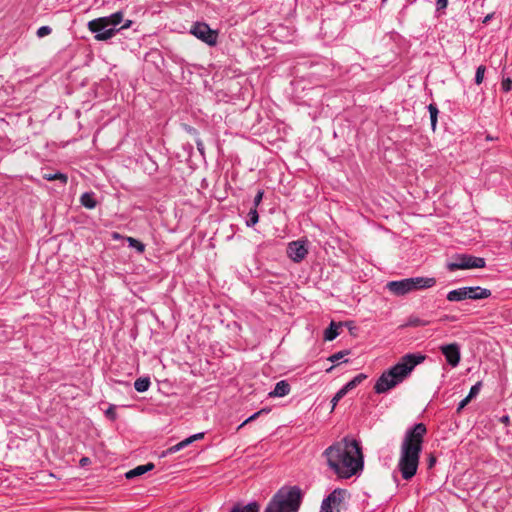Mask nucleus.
I'll list each match as a JSON object with an SVG mask.
<instances>
[{"mask_svg":"<svg viewBox=\"0 0 512 512\" xmlns=\"http://www.w3.org/2000/svg\"><path fill=\"white\" fill-rule=\"evenodd\" d=\"M329 467L340 477L350 478L363 469V455L356 440L344 439L325 450Z\"/></svg>","mask_w":512,"mask_h":512,"instance_id":"obj_1","label":"nucleus"},{"mask_svg":"<svg viewBox=\"0 0 512 512\" xmlns=\"http://www.w3.org/2000/svg\"><path fill=\"white\" fill-rule=\"evenodd\" d=\"M426 431L423 423H417L405 433L397 463V468L404 480L412 479L417 473Z\"/></svg>","mask_w":512,"mask_h":512,"instance_id":"obj_2","label":"nucleus"},{"mask_svg":"<svg viewBox=\"0 0 512 512\" xmlns=\"http://www.w3.org/2000/svg\"><path fill=\"white\" fill-rule=\"evenodd\" d=\"M425 358L426 356L421 353L404 355L398 363L384 371L377 379L374 385L375 392L377 394H384L402 383Z\"/></svg>","mask_w":512,"mask_h":512,"instance_id":"obj_3","label":"nucleus"},{"mask_svg":"<svg viewBox=\"0 0 512 512\" xmlns=\"http://www.w3.org/2000/svg\"><path fill=\"white\" fill-rule=\"evenodd\" d=\"M302 493L297 486L283 487L273 496L265 512H298Z\"/></svg>","mask_w":512,"mask_h":512,"instance_id":"obj_4","label":"nucleus"},{"mask_svg":"<svg viewBox=\"0 0 512 512\" xmlns=\"http://www.w3.org/2000/svg\"><path fill=\"white\" fill-rule=\"evenodd\" d=\"M123 20V13L121 11L115 12L106 17H100L88 22V29L95 34V39L98 41H105L111 39L118 29Z\"/></svg>","mask_w":512,"mask_h":512,"instance_id":"obj_5","label":"nucleus"},{"mask_svg":"<svg viewBox=\"0 0 512 512\" xmlns=\"http://www.w3.org/2000/svg\"><path fill=\"white\" fill-rule=\"evenodd\" d=\"M486 265L485 259L467 254H458L452 261L447 263L449 271L465 270L473 268H484Z\"/></svg>","mask_w":512,"mask_h":512,"instance_id":"obj_6","label":"nucleus"},{"mask_svg":"<svg viewBox=\"0 0 512 512\" xmlns=\"http://www.w3.org/2000/svg\"><path fill=\"white\" fill-rule=\"evenodd\" d=\"M191 33L209 46L217 44L218 33L212 30L206 23H195L191 28Z\"/></svg>","mask_w":512,"mask_h":512,"instance_id":"obj_7","label":"nucleus"},{"mask_svg":"<svg viewBox=\"0 0 512 512\" xmlns=\"http://www.w3.org/2000/svg\"><path fill=\"white\" fill-rule=\"evenodd\" d=\"M343 490L335 489L323 499L320 512H339V505L343 500Z\"/></svg>","mask_w":512,"mask_h":512,"instance_id":"obj_8","label":"nucleus"},{"mask_svg":"<svg viewBox=\"0 0 512 512\" xmlns=\"http://www.w3.org/2000/svg\"><path fill=\"white\" fill-rule=\"evenodd\" d=\"M307 254L308 248L306 241L297 240L288 244L287 255L292 261L299 263L306 257Z\"/></svg>","mask_w":512,"mask_h":512,"instance_id":"obj_9","label":"nucleus"},{"mask_svg":"<svg viewBox=\"0 0 512 512\" xmlns=\"http://www.w3.org/2000/svg\"><path fill=\"white\" fill-rule=\"evenodd\" d=\"M440 351L445 356L447 363L451 367H456L460 363V346L457 343L445 344L440 346Z\"/></svg>","mask_w":512,"mask_h":512,"instance_id":"obj_10","label":"nucleus"},{"mask_svg":"<svg viewBox=\"0 0 512 512\" xmlns=\"http://www.w3.org/2000/svg\"><path fill=\"white\" fill-rule=\"evenodd\" d=\"M387 288L390 292L397 296H402L413 291L412 281L410 278H405L398 281H390L387 283Z\"/></svg>","mask_w":512,"mask_h":512,"instance_id":"obj_11","label":"nucleus"},{"mask_svg":"<svg viewBox=\"0 0 512 512\" xmlns=\"http://www.w3.org/2000/svg\"><path fill=\"white\" fill-rule=\"evenodd\" d=\"M469 286L468 287H460L454 290H451L447 293V300L450 302H459L466 299H470Z\"/></svg>","mask_w":512,"mask_h":512,"instance_id":"obj_12","label":"nucleus"},{"mask_svg":"<svg viewBox=\"0 0 512 512\" xmlns=\"http://www.w3.org/2000/svg\"><path fill=\"white\" fill-rule=\"evenodd\" d=\"M410 280L412 281L413 291L432 288L436 284L434 277H412Z\"/></svg>","mask_w":512,"mask_h":512,"instance_id":"obj_13","label":"nucleus"},{"mask_svg":"<svg viewBox=\"0 0 512 512\" xmlns=\"http://www.w3.org/2000/svg\"><path fill=\"white\" fill-rule=\"evenodd\" d=\"M291 387L286 380H281L276 383L274 389L269 392L268 396L271 398L284 397L290 393Z\"/></svg>","mask_w":512,"mask_h":512,"instance_id":"obj_14","label":"nucleus"},{"mask_svg":"<svg viewBox=\"0 0 512 512\" xmlns=\"http://www.w3.org/2000/svg\"><path fill=\"white\" fill-rule=\"evenodd\" d=\"M470 300L486 299L491 296V290L480 286H469Z\"/></svg>","mask_w":512,"mask_h":512,"instance_id":"obj_15","label":"nucleus"},{"mask_svg":"<svg viewBox=\"0 0 512 512\" xmlns=\"http://www.w3.org/2000/svg\"><path fill=\"white\" fill-rule=\"evenodd\" d=\"M153 468H154V464H152V463H147L145 465H139V466H137V467L127 471L125 473V477L127 479H132V478H135L137 476H141V475L145 474L148 471H151Z\"/></svg>","mask_w":512,"mask_h":512,"instance_id":"obj_16","label":"nucleus"},{"mask_svg":"<svg viewBox=\"0 0 512 512\" xmlns=\"http://www.w3.org/2000/svg\"><path fill=\"white\" fill-rule=\"evenodd\" d=\"M80 203L88 209H93L97 205V201L95 200L94 193L85 192L80 197Z\"/></svg>","mask_w":512,"mask_h":512,"instance_id":"obj_17","label":"nucleus"},{"mask_svg":"<svg viewBox=\"0 0 512 512\" xmlns=\"http://www.w3.org/2000/svg\"><path fill=\"white\" fill-rule=\"evenodd\" d=\"M340 325L336 324L335 322H331L329 327L324 332V339L326 341H332L339 335V329Z\"/></svg>","mask_w":512,"mask_h":512,"instance_id":"obj_18","label":"nucleus"},{"mask_svg":"<svg viewBox=\"0 0 512 512\" xmlns=\"http://www.w3.org/2000/svg\"><path fill=\"white\" fill-rule=\"evenodd\" d=\"M150 379L148 377H140L135 380L134 388L137 392L143 393L146 392L150 387Z\"/></svg>","mask_w":512,"mask_h":512,"instance_id":"obj_19","label":"nucleus"},{"mask_svg":"<svg viewBox=\"0 0 512 512\" xmlns=\"http://www.w3.org/2000/svg\"><path fill=\"white\" fill-rule=\"evenodd\" d=\"M231 512H259V505L256 502H251L244 506L236 505L232 508Z\"/></svg>","mask_w":512,"mask_h":512,"instance_id":"obj_20","label":"nucleus"},{"mask_svg":"<svg viewBox=\"0 0 512 512\" xmlns=\"http://www.w3.org/2000/svg\"><path fill=\"white\" fill-rule=\"evenodd\" d=\"M43 178L47 181H54V180H59L62 182V184H66L67 181H68V177L66 174H63L61 172H56V173H45L43 174Z\"/></svg>","mask_w":512,"mask_h":512,"instance_id":"obj_21","label":"nucleus"},{"mask_svg":"<svg viewBox=\"0 0 512 512\" xmlns=\"http://www.w3.org/2000/svg\"><path fill=\"white\" fill-rule=\"evenodd\" d=\"M364 379H366L365 374H358L356 375L352 380L347 382L343 388L349 392L350 390L354 389L357 385H359Z\"/></svg>","mask_w":512,"mask_h":512,"instance_id":"obj_22","label":"nucleus"},{"mask_svg":"<svg viewBox=\"0 0 512 512\" xmlns=\"http://www.w3.org/2000/svg\"><path fill=\"white\" fill-rule=\"evenodd\" d=\"M428 111H429V114H430L432 130L435 131L436 125H437V117H438L439 110H438V108H437V106L435 104H429L428 105Z\"/></svg>","mask_w":512,"mask_h":512,"instance_id":"obj_23","label":"nucleus"},{"mask_svg":"<svg viewBox=\"0 0 512 512\" xmlns=\"http://www.w3.org/2000/svg\"><path fill=\"white\" fill-rule=\"evenodd\" d=\"M128 242L129 247L136 249L138 253H143L145 251V245L139 240L133 237H125Z\"/></svg>","mask_w":512,"mask_h":512,"instance_id":"obj_24","label":"nucleus"},{"mask_svg":"<svg viewBox=\"0 0 512 512\" xmlns=\"http://www.w3.org/2000/svg\"><path fill=\"white\" fill-rule=\"evenodd\" d=\"M259 221V215L257 209L252 208L248 213V220L246 221V225L248 227H253Z\"/></svg>","mask_w":512,"mask_h":512,"instance_id":"obj_25","label":"nucleus"},{"mask_svg":"<svg viewBox=\"0 0 512 512\" xmlns=\"http://www.w3.org/2000/svg\"><path fill=\"white\" fill-rule=\"evenodd\" d=\"M429 324H430V321L420 319L418 317H410L408 320V323H407L408 326H412V327H423V326H427Z\"/></svg>","mask_w":512,"mask_h":512,"instance_id":"obj_26","label":"nucleus"},{"mask_svg":"<svg viewBox=\"0 0 512 512\" xmlns=\"http://www.w3.org/2000/svg\"><path fill=\"white\" fill-rule=\"evenodd\" d=\"M485 71H486V67L484 65H480L477 67L476 73H475V83L477 85H480L483 82Z\"/></svg>","mask_w":512,"mask_h":512,"instance_id":"obj_27","label":"nucleus"},{"mask_svg":"<svg viewBox=\"0 0 512 512\" xmlns=\"http://www.w3.org/2000/svg\"><path fill=\"white\" fill-rule=\"evenodd\" d=\"M186 448L183 444V441L169 447L166 451L163 452V456L174 454L182 449Z\"/></svg>","mask_w":512,"mask_h":512,"instance_id":"obj_28","label":"nucleus"},{"mask_svg":"<svg viewBox=\"0 0 512 512\" xmlns=\"http://www.w3.org/2000/svg\"><path fill=\"white\" fill-rule=\"evenodd\" d=\"M204 437V433L203 432H200V433H196L194 435H191L189 436L188 438L182 440L183 441V444L185 447L189 446L190 444H192L194 441L196 440H200Z\"/></svg>","mask_w":512,"mask_h":512,"instance_id":"obj_29","label":"nucleus"},{"mask_svg":"<svg viewBox=\"0 0 512 512\" xmlns=\"http://www.w3.org/2000/svg\"><path fill=\"white\" fill-rule=\"evenodd\" d=\"M481 387H482V383L481 382H477L476 384H474L470 391H469V394L467 395V397L472 400L474 397H476L480 390H481Z\"/></svg>","mask_w":512,"mask_h":512,"instance_id":"obj_30","label":"nucleus"},{"mask_svg":"<svg viewBox=\"0 0 512 512\" xmlns=\"http://www.w3.org/2000/svg\"><path fill=\"white\" fill-rule=\"evenodd\" d=\"M348 392L342 387L332 398L331 403L332 407L334 408L337 403L347 394Z\"/></svg>","mask_w":512,"mask_h":512,"instance_id":"obj_31","label":"nucleus"},{"mask_svg":"<svg viewBox=\"0 0 512 512\" xmlns=\"http://www.w3.org/2000/svg\"><path fill=\"white\" fill-rule=\"evenodd\" d=\"M269 410L267 409H261L260 411L252 414L251 416H249L243 423H241L239 426H238V430L241 429L244 425H246L247 423L255 420L258 418V416L262 413H267Z\"/></svg>","mask_w":512,"mask_h":512,"instance_id":"obj_32","label":"nucleus"},{"mask_svg":"<svg viewBox=\"0 0 512 512\" xmlns=\"http://www.w3.org/2000/svg\"><path fill=\"white\" fill-rule=\"evenodd\" d=\"M348 354L347 351H340V352H337V353H334L332 354L328 360L330 362H333V363H336V362H339L340 360H342L344 358V356H346Z\"/></svg>","mask_w":512,"mask_h":512,"instance_id":"obj_33","label":"nucleus"},{"mask_svg":"<svg viewBox=\"0 0 512 512\" xmlns=\"http://www.w3.org/2000/svg\"><path fill=\"white\" fill-rule=\"evenodd\" d=\"M51 32H52L51 27H49V26H41V27H39L37 29L36 34H37V36L39 38H43V37L49 35Z\"/></svg>","mask_w":512,"mask_h":512,"instance_id":"obj_34","label":"nucleus"},{"mask_svg":"<svg viewBox=\"0 0 512 512\" xmlns=\"http://www.w3.org/2000/svg\"><path fill=\"white\" fill-rule=\"evenodd\" d=\"M263 196H264V191L263 190H259L257 192V194L255 195V197H254V201H253L254 207L253 208L257 209V207L262 202Z\"/></svg>","mask_w":512,"mask_h":512,"instance_id":"obj_35","label":"nucleus"},{"mask_svg":"<svg viewBox=\"0 0 512 512\" xmlns=\"http://www.w3.org/2000/svg\"><path fill=\"white\" fill-rule=\"evenodd\" d=\"M502 89L505 91V92H509L512 88V81L511 79L507 78V79H504L502 81Z\"/></svg>","mask_w":512,"mask_h":512,"instance_id":"obj_36","label":"nucleus"},{"mask_svg":"<svg viewBox=\"0 0 512 512\" xmlns=\"http://www.w3.org/2000/svg\"><path fill=\"white\" fill-rule=\"evenodd\" d=\"M471 400L466 396L463 400H461L457 407V412H460Z\"/></svg>","mask_w":512,"mask_h":512,"instance_id":"obj_37","label":"nucleus"},{"mask_svg":"<svg viewBox=\"0 0 512 512\" xmlns=\"http://www.w3.org/2000/svg\"><path fill=\"white\" fill-rule=\"evenodd\" d=\"M447 4H448V0H437L436 1L437 10L445 9L447 7Z\"/></svg>","mask_w":512,"mask_h":512,"instance_id":"obj_38","label":"nucleus"},{"mask_svg":"<svg viewBox=\"0 0 512 512\" xmlns=\"http://www.w3.org/2000/svg\"><path fill=\"white\" fill-rule=\"evenodd\" d=\"M198 151L203 154L204 153V144L201 140L196 141Z\"/></svg>","mask_w":512,"mask_h":512,"instance_id":"obj_39","label":"nucleus"},{"mask_svg":"<svg viewBox=\"0 0 512 512\" xmlns=\"http://www.w3.org/2000/svg\"><path fill=\"white\" fill-rule=\"evenodd\" d=\"M90 463V459L88 457H83L80 459V465L82 467L88 465Z\"/></svg>","mask_w":512,"mask_h":512,"instance_id":"obj_40","label":"nucleus"},{"mask_svg":"<svg viewBox=\"0 0 512 512\" xmlns=\"http://www.w3.org/2000/svg\"><path fill=\"white\" fill-rule=\"evenodd\" d=\"M106 415L110 416L111 418H114L115 417V413L113 411V408L112 407H109L107 410H106Z\"/></svg>","mask_w":512,"mask_h":512,"instance_id":"obj_41","label":"nucleus"},{"mask_svg":"<svg viewBox=\"0 0 512 512\" xmlns=\"http://www.w3.org/2000/svg\"><path fill=\"white\" fill-rule=\"evenodd\" d=\"M112 238H113L114 240L125 239V237H123L122 235H120V234H119V233H117V232H114V233L112 234Z\"/></svg>","mask_w":512,"mask_h":512,"instance_id":"obj_42","label":"nucleus"},{"mask_svg":"<svg viewBox=\"0 0 512 512\" xmlns=\"http://www.w3.org/2000/svg\"><path fill=\"white\" fill-rule=\"evenodd\" d=\"M132 25L131 20H127L124 25L121 27V29H128Z\"/></svg>","mask_w":512,"mask_h":512,"instance_id":"obj_43","label":"nucleus"},{"mask_svg":"<svg viewBox=\"0 0 512 512\" xmlns=\"http://www.w3.org/2000/svg\"><path fill=\"white\" fill-rule=\"evenodd\" d=\"M504 421H508V416L503 418Z\"/></svg>","mask_w":512,"mask_h":512,"instance_id":"obj_44","label":"nucleus"}]
</instances>
